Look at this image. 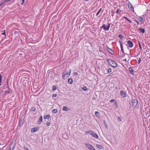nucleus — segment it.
I'll list each match as a JSON object with an SVG mask.
<instances>
[{
  "instance_id": "obj_40",
  "label": "nucleus",
  "mask_w": 150,
  "mask_h": 150,
  "mask_svg": "<svg viewBox=\"0 0 150 150\" xmlns=\"http://www.w3.org/2000/svg\"><path fill=\"white\" fill-rule=\"evenodd\" d=\"M115 101V100L114 99H111L110 100V102L111 103L112 102H114Z\"/></svg>"
},
{
  "instance_id": "obj_32",
  "label": "nucleus",
  "mask_w": 150,
  "mask_h": 150,
  "mask_svg": "<svg viewBox=\"0 0 150 150\" xmlns=\"http://www.w3.org/2000/svg\"><path fill=\"white\" fill-rule=\"evenodd\" d=\"M119 37L120 38V39H123V36L122 35H121V34H120L119 35Z\"/></svg>"
},
{
  "instance_id": "obj_45",
  "label": "nucleus",
  "mask_w": 150,
  "mask_h": 150,
  "mask_svg": "<svg viewBox=\"0 0 150 150\" xmlns=\"http://www.w3.org/2000/svg\"><path fill=\"white\" fill-rule=\"evenodd\" d=\"M56 96H57V94H54L53 95V97H56Z\"/></svg>"
},
{
  "instance_id": "obj_44",
  "label": "nucleus",
  "mask_w": 150,
  "mask_h": 150,
  "mask_svg": "<svg viewBox=\"0 0 150 150\" xmlns=\"http://www.w3.org/2000/svg\"><path fill=\"white\" fill-rule=\"evenodd\" d=\"M121 49V51H122V53L123 54L124 53V50H123V48H122Z\"/></svg>"
},
{
  "instance_id": "obj_16",
  "label": "nucleus",
  "mask_w": 150,
  "mask_h": 150,
  "mask_svg": "<svg viewBox=\"0 0 150 150\" xmlns=\"http://www.w3.org/2000/svg\"><path fill=\"white\" fill-rule=\"evenodd\" d=\"M62 110L63 111H69L70 110L69 108L66 106H64L63 107Z\"/></svg>"
},
{
  "instance_id": "obj_37",
  "label": "nucleus",
  "mask_w": 150,
  "mask_h": 150,
  "mask_svg": "<svg viewBox=\"0 0 150 150\" xmlns=\"http://www.w3.org/2000/svg\"><path fill=\"white\" fill-rule=\"evenodd\" d=\"M105 122V123H104V125H105V126L107 128H108V125H107V124H106L105 123V121L104 122Z\"/></svg>"
},
{
  "instance_id": "obj_30",
  "label": "nucleus",
  "mask_w": 150,
  "mask_h": 150,
  "mask_svg": "<svg viewBox=\"0 0 150 150\" xmlns=\"http://www.w3.org/2000/svg\"><path fill=\"white\" fill-rule=\"evenodd\" d=\"M134 21L136 23L137 25V26H138L139 25V22L137 20H134Z\"/></svg>"
},
{
  "instance_id": "obj_43",
  "label": "nucleus",
  "mask_w": 150,
  "mask_h": 150,
  "mask_svg": "<svg viewBox=\"0 0 150 150\" xmlns=\"http://www.w3.org/2000/svg\"><path fill=\"white\" fill-rule=\"evenodd\" d=\"M25 0H22V3H21L22 5H23V4L24 3Z\"/></svg>"
},
{
  "instance_id": "obj_42",
  "label": "nucleus",
  "mask_w": 150,
  "mask_h": 150,
  "mask_svg": "<svg viewBox=\"0 0 150 150\" xmlns=\"http://www.w3.org/2000/svg\"><path fill=\"white\" fill-rule=\"evenodd\" d=\"M74 74L75 76H77L78 75V73L77 72H74Z\"/></svg>"
},
{
  "instance_id": "obj_26",
  "label": "nucleus",
  "mask_w": 150,
  "mask_h": 150,
  "mask_svg": "<svg viewBox=\"0 0 150 150\" xmlns=\"http://www.w3.org/2000/svg\"><path fill=\"white\" fill-rule=\"evenodd\" d=\"M121 12V11L119 9H117L116 11V13L117 14H119Z\"/></svg>"
},
{
  "instance_id": "obj_21",
  "label": "nucleus",
  "mask_w": 150,
  "mask_h": 150,
  "mask_svg": "<svg viewBox=\"0 0 150 150\" xmlns=\"http://www.w3.org/2000/svg\"><path fill=\"white\" fill-rule=\"evenodd\" d=\"M137 19L140 21H143V18L142 17H139Z\"/></svg>"
},
{
  "instance_id": "obj_13",
  "label": "nucleus",
  "mask_w": 150,
  "mask_h": 150,
  "mask_svg": "<svg viewBox=\"0 0 150 150\" xmlns=\"http://www.w3.org/2000/svg\"><path fill=\"white\" fill-rule=\"evenodd\" d=\"M12 93L11 91L9 88H8V91H5V93L6 94H8L9 93Z\"/></svg>"
},
{
  "instance_id": "obj_29",
  "label": "nucleus",
  "mask_w": 150,
  "mask_h": 150,
  "mask_svg": "<svg viewBox=\"0 0 150 150\" xmlns=\"http://www.w3.org/2000/svg\"><path fill=\"white\" fill-rule=\"evenodd\" d=\"M1 3L0 4V7L1 6H2L3 4H4V2L3 1V0H2L1 2Z\"/></svg>"
},
{
  "instance_id": "obj_15",
  "label": "nucleus",
  "mask_w": 150,
  "mask_h": 150,
  "mask_svg": "<svg viewBox=\"0 0 150 150\" xmlns=\"http://www.w3.org/2000/svg\"><path fill=\"white\" fill-rule=\"evenodd\" d=\"M85 145L86 146V147L89 149L91 147H92V145L88 143H85Z\"/></svg>"
},
{
  "instance_id": "obj_41",
  "label": "nucleus",
  "mask_w": 150,
  "mask_h": 150,
  "mask_svg": "<svg viewBox=\"0 0 150 150\" xmlns=\"http://www.w3.org/2000/svg\"><path fill=\"white\" fill-rule=\"evenodd\" d=\"M99 114V112L98 111H96L95 112V114L96 115H97V114Z\"/></svg>"
},
{
  "instance_id": "obj_9",
  "label": "nucleus",
  "mask_w": 150,
  "mask_h": 150,
  "mask_svg": "<svg viewBox=\"0 0 150 150\" xmlns=\"http://www.w3.org/2000/svg\"><path fill=\"white\" fill-rule=\"evenodd\" d=\"M121 97L122 98H124L126 97V93L123 91H122L120 92Z\"/></svg>"
},
{
  "instance_id": "obj_27",
  "label": "nucleus",
  "mask_w": 150,
  "mask_h": 150,
  "mask_svg": "<svg viewBox=\"0 0 150 150\" xmlns=\"http://www.w3.org/2000/svg\"><path fill=\"white\" fill-rule=\"evenodd\" d=\"M52 91H55V90H56V89H57V88H56V86H52Z\"/></svg>"
},
{
  "instance_id": "obj_20",
  "label": "nucleus",
  "mask_w": 150,
  "mask_h": 150,
  "mask_svg": "<svg viewBox=\"0 0 150 150\" xmlns=\"http://www.w3.org/2000/svg\"><path fill=\"white\" fill-rule=\"evenodd\" d=\"M123 18L126 19L127 21H128L130 23H132V21H131L129 20L128 19V18H127V17H126L125 16H124V17H123Z\"/></svg>"
},
{
  "instance_id": "obj_4",
  "label": "nucleus",
  "mask_w": 150,
  "mask_h": 150,
  "mask_svg": "<svg viewBox=\"0 0 150 150\" xmlns=\"http://www.w3.org/2000/svg\"><path fill=\"white\" fill-rule=\"evenodd\" d=\"M131 103L132 106L133 107H135L138 103V101L136 99H133L131 100Z\"/></svg>"
},
{
  "instance_id": "obj_31",
  "label": "nucleus",
  "mask_w": 150,
  "mask_h": 150,
  "mask_svg": "<svg viewBox=\"0 0 150 150\" xmlns=\"http://www.w3.org/2000/svg\"><path fill=\"white\" fill-rule=\"evenodd\" d=\"M31 110L32 111H35L36 109L35 107H32L31 108Z\"/></svg>"
},
{
  "instance_id": "obj_33",
  "label": "nucleus",
  "mask_w": 150,
  "mask_h": 150,
  "mask_svg": "<svg viewBox=\"0 0 150 150\" xmlns=\"http://www.w3.org/2000/svg\"><path fill=\"white\" fill-rule=\"evenodd\" d=\"M97 146L98 148L100 149H101L102 147V146L101 145H97Z\"/></svg>"
},
{
  "instance_id": "obj_50",
  "label": "nucleus",
  "mask_w": 150,
  "mask_h": 150,
  "mask_svg": "<svg viewBox=\"0 0 150 150\" xmlns=\"http://www.w3.org/2000/svg\"><path fill=\"white\" fill-rule=\"evenodd\" d=\"M2 35H5L6 34H5V33L4 32L2 34Z\"/></svg>"
},
{
  "instance_id": "obj_17",
  "label": "nucleus",
  "mask_w": 150,
  "mask_h": 150,
  "mask_svg": "<svg viewBox=\"0 0 150 150\" xmlns=\"http://www.w3.org/2000/svg\"><path fill=\"white\" fill-rule=\"evenodd\" d=\"M68 82L70 84H72L73 83V80L71 78H69L68 80Z\"/></svg>"
},
{
  "instance_id": "obj_3",
  "label": "nucleus",
  "mask_w": 150,
  "mask_h": 150,
  "mask_svg": "<svg viewBox=\"0 0 150 150\" xmlns=\"http://www.w3.org/2000/svg\"><path fill=\"white\" fill-rule=\"evenodd\" d=\"M108 25L106 26L104 24H103L100 28H103L104 31H108L109 30L110 26V23H107Z\"/></svg>"
},
{
  "instance_id": "obj_48",
  "label": "nucleus",
  "mask_w": 150,
  "mask_h": 150,
  "mask_svg": "<svg viewBox=\"0 0 150 150\" xmlns=\"http://www.w3.org/2000/svg\"><path fill=\"white\" fill-rule=\"evenodd\" d=\"M123 61H125V62H127V59H123Z\"/></svg>"
},
{
  "instance_id": "obj_12",
  "label": "nucleus",
  "mask_w": 150,
  "mask_h": 150,
  "mask_svg": "<svg viewBox=\"0 0 150 150\" xmlns=\"http://www.w3.org/2000/svg\"><path fill=\"white\" fill-rule=\"evenodd\" d=\"M129 70L130 72V74L132 75H133L134 74V71L130 67H129Z\"/></svg>"
},
{
  "instance_id": "obj_8",
  "label": "nucleus",
  "mask_w": 150,
  "mask_h": 150,
  "mask_svg": "<svg viewBox=\"0 0 150 150\" xmlns=\"http://www.w3.org/2000/svg\"><path fill=\"white\" fill-rule=\"evenodd\" d=\"M107 49L108 51V52L112 54H114V52L113 50H112L108 46H107Z\"/></svg>"
},
{
  "instance_id": "obj_38",
  "label": "nucleus",
  "mask_w": 150,
  "mask_h": 150,
  "mask_svg": "<svg viewBox=\"0 0 150 150\" xmlns=\"http://www.w3.org/2000/svg\"><path fill=\"white\" fill-rule=\"evenodd\" d=\"M46 124L48 126H49L50 125V122H47L46 123Z\"/></svg>"
},
{
  "instance_id": "obj_7",
  "label": "nucleus",
  "mask_w": 150,
  "mask_h": 150,
  "mask_svg": "<svg viewBox=\"0 0 150 150\" xmlns=\"http://www.w3.org/2000/svg\"><path fill=\"white\" fill-rule=\"evenodd\" d=\"M39 130V128L37 127H35L34 128H32L31 129V132L32 133H34Z\"/></svg>"
},
{
  "instance_id": "obj_1",
  "label": "nucleus",
  "mask_w": 150,
  "mask_h": 150,
  "mask_svg": "<svg viewBox=\"0 0 150 150\" xmlns=\"http://www.w3.org/2000/svg\"><path fill=\"white\" fill-rule=\"evenodd\" d=\"M108 61L110 64L114 68H116L118 66L117 63L114 60L110 59L108 60Z\"/></svg>"
},
{
  "instance_id": "obj_49",
  "label": "nucleus",
  "mask_w": 150,
  "mask_h": 150,
  "mask_svg": "<svg viewBox=\"0 0 150 150\" xmlns=\"http://www.w3.org/2000/svg\"><path fill=\"white\" fill-rule=\"evenodd\" d=\"M118 119H119V120H120V121H122V120H121V119H120V117H118Z\"/></svg>"
},
{
  "instance_id": "obj_19",
  "label": "nucleus",
  "mask_w": 150,
  "mask_h": 150,
  "mask_svg": "<svg viewBox=\"0 0 150 150\" xmlns=\"http://www.w3.org/2000/svg\"><path fill=\"white\" fill-rule=\"evenodd\" d=\"M93 132V131L90 130L89 131H86L85 132V133L86 134H90L91 135V133Z\"/></svg>"
},
{
  "instance_id": "obj_28",
  "label": "nucleus",
  "mask_w": 150,
  "mask_h": 150,
  "mask_svg": "<svg viewBox=\"0 0 150 150\" xmlns=\"http://www.w3.org/2000/svg\"><path fill=\"white\" fill-rule=\"evenodd\" d=\"M101 8H100L99 10V11H98L97 13L96 14V16H97L99 15V14L100 13V11H101Z\"/></svg>"
},
{
  "instance_id": "obj_47",
  "label": "nucleus",
  "mask_w": 150,
  "mask_h": 150,
  "mask_svg": "<svg viewBox=\"0 0 150 150\" xmlns=\"http://www.w3.org/2000/svg\"><path fill=\"white\" fill-rule=\"evenodd\" d=\"M118 42L120 43V45L121 44H122V42L120 41H119Z\"/></svg>"
},
{
  "instance_id": "obj_35",
  "label": "nucleus",
  "mask_w": 150,
  "mask_h": 150,
  "mask_svg": "<svg viewBox=\"0 0 150 150\" xmlns=\"http://www.w3.org/2000/svg\"><path fill=\"white\" fill-rule=\"evenodd\" d=\"M83 89L84 91H86L87 90V88L86 87H84L83 88Z\"/></svg>"
},
{
  "instance_id": "obj_34",
  "label": "nucleus",
  "mask_w": 150,
  "mask_h": 150,
  "mask_svg": "<svg viewBox=\"0 0 150 150\" xmlns=\"http://www.w3.org/2000/svg\"><path fill=\"white\" fill-rule=\"evenodd\" d=\"M112 71V70L111 68H109L108 70V72L109 73H110Z\"/></svg>"
},
{
  "instance_id": "obj_5",
  "label": "nucleus",
  "mask_w": 150,
  "mask_h": 150,
  "mask_svg": "<svg viewBox=\"0 0 150 150\" xmlns=\"http://www.w3.org/2000/svg\"><path fill=\"white\" fill-rule=\"evenodd\" d=\"M128 6L129 10L134 11V8L132 4L130 2H129L128 3Z\"/></svg>"
},
{
  "instance_id": "obj_2",
  "label": "nucleus",
  "mask_w": 150,
  "mask_h": 150,
  "mask_svg": "<svg viewBox=\"0 0 150 150\" xmlns=\"http://www.w3.org/2000/svg\"><path fill=\"white\" fill-rule=\"evenodd\" d=\"M71 69H69V73H68L66 71H64L62 74L63 79H66L68 78L70 75L71 71Z\"/></svg>"
},
{
  "instance_id": "obj_36",
  "label": "nucleus",
  "mask_w": 150,
  "mask_h": 150,
  "mask_svg": "<svg viewBox=\"0 0 150 150\" xmlns=\"http://www.w3.org/2000/svg\"><path fill=\"white\" fill-rule=\"evenodd\" d=\"M89 149L90 150H96L94 148V147L92 146V147H91L90 148H89Z\"/></svg>"
},
{
  "instance_id": "obj_14",
  "label": "nucleus",
  "mask_w": 150,
  "mask_h": 150,
  "mask_svg": "<svg viewBox=\"0 0 150 150\" xmlns=\"http://www.w3.org/2000/svg\"><path fill=\"white\" fill-rule=\"evenodd\" d=\"M138 30L140 32L142 33H144L145 31L144 29L143 28H139Z\"/></svg>"
},
{
  "instance_id": "obj_39",
  "label": "nucleus",
  "mask_w": 150,
  "mask_h": 150,
  "mask_svg": "<svg viewBox=\"0 0 150 150\" xmlns=\"http://www.w3.org/2000/svg\"><path fill=\"white\" fill-rule=\"evenodd\" d=\"M141 59L140 57L139 59V61H138V64H139L141 62Z\"/></svg>"
},
{
  "instance_id": "obj_22",
  "label": "nucleus",
  "mask_w": 150,
  "mask_h": 150,
  "mask_svg": "<svg viewBox=\"0 0 150 150\" xmlns=\"http://www.w3.org/2000/svg\"><path fill=\"white\" fill-rule=\"evenodd\" d=\"M137 42H138V44L139 45V49L141 50H142V47L141 46V44H140V41H138Z\"/></svg>"
},
{
  "instance_id": "obj_51",
  "label": "nucleus",
  "mask_w": 150,
  "mask_h": 150,
  "mask_svg": "<svg viewBox=\"0 0 150 150\" xmlns=\"http://www.w3.org/2000/svg\"><path fill=\"white\" fill-rule=\"evenodd\" d=\"M25 150H29L28 148H27L25 149Z\"/></svg>"
},
{
  "instance_id": "obj_10",
  "label": "nucleus",
  "mask_w": 150,
  "mask_h": 150,
  "mask_svg": "<svg viewBox=\"0 0 150 150\" xmlns=\"http://www.w3.org/2000/svg\"><path fill=\"white\" fill-rule=\"evenodd\" d=\"M42 122V117L41 115L38 121V123L40 124Z\"/></svg>"
},
{
  "instance_id": "obj_23",
  "label": "nucleus",
  "mask_w": 150,
  "mask_h": 150,
  "mask_svg": "<svg viewBox=\"0 0 150 150\" xmlns=\"http://www.w3.org/2000/svg\"><path fill=\"white\" fill-rule=\"evenodd\" d=\"M57 112V109H54L52 110V112L54 113H56Z\"/></svg>"
},
{
  "instance_id": "obj_18",
  "label": "nucleus",
  "mask_w": 150,
  "mask_h": 150,
  "mask_svg": "<svg viewBox=\"0 0 150 150\" xmlns=\"http://www.w3.org/2000/svg\"><path fill=\"white\" fill-rule=\"evenodd\" d=\"M50 118V115H47L46 116L45 115L44 116V119H49Z\"/></svg>"
},
{
  "instance_id": "obj_11",
  "label": "nucleus",
  "mask_w": 150,
  "mask_h": 150,
  "mask_svg": "<svg viewBox=\"0 0 150 150\" xmlns=\"http://www.w3.org/2000/svg\"><path fill=\"white\" fill-rule=\"evenodd\" d=\"M91 135L93 137L96 139H98V135L93 132L91 133Z\"/></svg>"
},
{
  "instance_id": "obj_52",
  "label": "nucleus",
  "mask_w": 150,
  "mask_h": 150,
  "mask_svg": "<svg viewBox=\"0 0 150 150\" xmlns=\"http://www.w3.org/2000/svg\"><path fill=\"white\" fill-rule=\"evenodd\" d=\"M119 6L120 7L121 6V5H119Z\"/></svg>"
},
{
  "instance_id": "obj_6",
  "label": "nucleus",
  "mask_w": 150,
  "mask_h": 150,
  "mask_svg": "<svg viewBox=\"0 0 150 150\" xmlns=\"http://www.w3.org/2000/svg\"><path fill=\"white\" fill-rule=\"evenodd\" d=\"M127 42L128 44V46L129 47L132 48L133 47V44L131 41L129 40H128Z\"/></svg>"
},
{
  "instance_id": "obj_25",
  "label": "nucleus",
  "mask_w": 150,
  "mask_h": 150,
  "mask_svg": "<svg viewBox=\"0 0 150 150\" xmlns=\"http://www.w3.org/2000/svg\"><path fill=\"white\" fill-rule=\"evenodd\" d=\"M11 0H3L4 4L10 2Z\"/></svg>"
},
{
  "instance_id": "obj_24",
  "label": "nucleus",
  "mask_w": 150,
  "mask_h": 150,
  "mask_svg": "<svg viewBox=\"0 0 150 150\" xmlns=\"http://www.w3.org/2000/svg\"><path fill=\"white\" fill-rule=\"evenodd\" d=\"M114 104L115 105V107L117 108H118L117 103L116 100L114 102Z\"/></svg>"
},
{
  "instance_id": "obj_46",
  "label": "nucleus",
  "mask_w": 150,
  "mask_h": 150,
  "mask_svg": "<svg viewBox=\"0 0 150 150\" xmlns=\"http://www.w3.org/2000/svg\"><path fill=\"white\" fill-rule=\"evenodd\" d=\"M120 46L121 49L122 48H123V47H122V44H121L120 45Z\"/></svg>"
}]
</instances>
